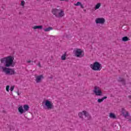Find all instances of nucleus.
<instances>
[{"mask_svg": "<svg viewBox=\"0 0 131 131\" xmlns=\"http://www.w3.org/2000/svg\"><path fill=\"white\" fill-rule=\"evenodd\" d=\"M14 60L15 58L12 56H8L0 59V70L6 74V75H15L17 72L14 69L9 68L8 67H14Z\"/></svg>", "mask_w": 131, "mask_h": 131, "instance_id": "nucleus-1", "label": "nucleus"}, {"mask_svg": "<svg viewBox=\"0 0 131 131\" xmlns=\"http://www.w3.org/2000/svg\"><path fill=\"white\" fill-rule=\"evenodd\" d=\"M52 13L56 18H63L65 16V13L62 9H58L54 8L52 10Z\"/></svg>", "mask_w": 131, "mask_h": 131, "instance_id": "nucleus-2", "label": "nucleus"}, {"mask_svg": "<svg viewBox=\"0 0 131 131\" xmlns=\"http://www.w3.org/2000/svg\"><path fill=\"white\" fill-rule=\"evenodd\" d=\"M90 67L92 70L94 71H101L102 69V64L98 61H95L93 63L90 64Z\"/></svg>", "mask_w": 131, "mask_h": 131, "instance_id": "nucleus-3", "label": "nucleus"}, {"mask_svg": "<svg viewBox=\"0 0 131 131\" xmlns=\"http://www.w3.org/2000/svg\"><path fill=\"white\" fill-rule=\"evenodd\" d=\"M83 115L85 116V117H87L86 120H91L92 117H91V115H90L89 112L85 111H83L82 112L78 113V116L79 118H81V119H83Z\"/></svg>", "mask_w": 131, "mask_h": 131, "instance_id": "nucleus-4", "label": "nucleus"}, {"mask_svg": "<svg viewBox=\"0 0 131 131\" xmlns=\"http://www.w3.org/2000/svg\"><path fill=\"white\" fill-rule=\"evenodd\" d=\"M74 53L77 58H82L84 56V52L80 49H76L74 50Z\"/></svg>", "mask_w": 131, "mask_h": 131, "instance_id": "nucleus-5", "label": "nucleus"}, {"mask_svg": "<svg viewBox=\"0 0 131 131\" xmlns=\"http://www.w3.org/2000/svg\"><path fill=\"white\" fill-rule=\"evenodd\" d=\"M45 106H46L47 109L48 110H51V109H53L54 108V104L52 101L49 100H46L44 102Z\"/></svg>", "mask_w": 131, "mask_h": 131, "instance_id": "nucleus-6", "label": "nucleus"}, {"mask_svg": "<svg viewBox=\"0 0 131 131\" xmlns=\"http://www.w3.org/2000/svg\"><path fill=\"white\" fill-rule=\"evenodd\" d=\"M93 92L96 95V96H102V94H103V93L102 92V90H101L100 87L97 86H95L94 87Z\"/></svg>", "mask_w": 131, "mask_h": 131, "instance_id": "nucleus-7", "label": "nucleus"}, {"mask_svg": "<svg viewBox=\"0 0 131 131\" xmlns=\"http://www.w3.org/2000/svg\"><path fill=\"white\" fill-rule=\"evenodd\" d=\"M35 78L36 83H40L41 82V80L45 78V77H43V75H35Z\"/></svg>", "mask_w": 131, "mask_h": 131, "instance_id": "nucleus-8", "label": "nucleus"}, {"mask_svg": "<svg viewBox=\"0 0 131 131\" xmlns=\"http://www.w3.org/2000/svg\"><path fill=\"white\" fill-rule=\"evenodd\" d=\"M95 23L96 24H104L105 23V19L103 17L97 18L95 19Z\"/></svg>", "mask_w": 131, "mask_h": 131, "instance_id": "nucleus-9", "label": "nucleus"}, {"mask_svg": "<svg viewBox=\"0 0 131 131\" xmlns=\"http://www.w3.org/2000/svg\"><path fill=\"white\" fill-rule=\"evenodd\" d=\"M121 112L124 117H126V116L129 114L128 112L126 111L125 109L122 108L121 110Z\"/></svg>", "mask_w": 131, "mask_h": 131, "instance_id": "nucleus-10", "label": "nucleus"}, {"mask_svg": "<svg viewBox=\"0 0 131 131\" xmlns=\"http://www.w3.org/2000/svg\"><path fill=\"white\" fill-rule=\"evenodd\" d=\"M18 112L20 114H23V113H24L25 111L24 109H23V106H20L18 107Z\"/></svg>", "mask_w": 131, "mask_h": 131, "instance_id": "nucleus-11", "label": "nucleus"}, {"mask_svg": "<svg viewBox=\"0 0 131 131\" xmlns=\"http://www.w3.org/2000/svg\"><path fill=\"white\" fill-rule=\"evenodd\" d=\"M106 99H107V96H104L101 99H98L97 100V102L98 103H102V102H103V101L104 100H106Z\"/></svg>", "mask_w": 131, "mask_h": 131, "instance_id": "nucleus-12", "label": "nucleus"}, {"mask_svg": "<svg viewBox=\"0 0 131 131\" xmlns=\"http://www.w3.org/2000/svg\"><path fill=\"white\" fill-rule=\"evenodd\" d=\"M23 108L25 112H26L29 110V106H28L27 104L24 105Z\"/></svg>", "mask_w": 131, "mask_h": 131, "instance_id": "nucleus-13", "label": "nucleus"}, {"mask_svg": "<svg viewBox=\"0 0 131 131\" xmlns=\"http://www.w3.org/2000/svg\"><path fill=\"white\" fill-rule=\"evenodd\" d=\"M53 27H49L48 28H46L44 29V31L45 32H49V31H51V30H53Z\"/></svg>", "mask_w": 131, "mask_h": 131, "instance_id": "nucleus-14", "label": "nucleus"}, {"mask_svg": "<svg viewBox=\"0 0 131 131\" xmlns=\"http://www.w3.org/2000/svg\"><path fill=\"white\" fill-rule=\"evenodd\" d=\"M118 81L122 82L123 84H125V81L124 80V79L123 78H121V77L119 78Z\"/></svg>", "mask_w": 131, "mask_h": 131, "instance_id": "nucleus-15", "label": "nucleus"}, {"mask_svg": "<svg viewBox=\"0 0 131 131\" xmlns=\"http://www.w3.org/2000/svg\"><path fill=\"white\" fill-rule=\"evenodd\" d=\"M110 118H112L113 119H116V116L115 114L111 113L110 114Z\"/></svg>", "mask_w": 131, "mask_h": 131, "instance_id": "nucleus-16", "label": "nucleus"}, {"mask_svg": "<svg viewBox=\"0 0 131 131\" xmlns=\"http://www.w3.org/2000/svg\"><path fill=\"white\" fill-rule=\"evenodd\" d=\"M33 29H42V26H34L33 27Z\"/></svg>", "mask_w": 131, "mask_h": 131, "instance_id": "nucleus-17", "label": "nucleus"}, {"mask_svg": "<svg viewBox=\"0 0 131 131\" xmlns=\"http://www.w3.org/2000/svg\"><path fill=\"white\" fill-rule=\"evenodd\" d=\"M75 6H80L82 9H83L84 8L83 7V5H82V4H81V3L79 2H78L76 4H75Z\"/></svg>", "mask_w": 131, "mask_h": 131, "instance_id": "nucleus-18", "label": "nucleus"}, {"mask_svg": "<svg viewBox=\"0 0 131 131\" xmlns=\"http://www.w3.org/2000/svg\"><path fill=\"white\" fill-rule=\"evenodd\" d=\"M101 7V3H99L96 4L95 7V10H98V9H100Z\"/></svg>", "mask_w": 131, "mask_h": 131, "instance_id": "nucleus-19", "label": "nucleus"}, {"mask_svg": "<svg viewBox=\"0 0 131 131\" xmlns=\"http://www.w3.org/2000/svg\"><path fill=\"white\" fill-rule=\"evenodd\" d=\"M124 118H126V119H127L128 121H131V116L129 115V113L126 116V117H124Z\"/></svg>", "mask_w": 131, "mask_h": 131, "instance_id": "nucleus-20", "label": "nucleus"}, {"mask_svg": "<svg viewBox=\"0 0 131 131\" xmlns=\"http://www.w3.org/2000/svg\"><path fill=\"white\" fill-rule=\"evenodd\" d=\"M122 41H127L128 40H129V39H128L127 36H125L122 38Z\"/></svg>", "mask_w": 131, "mask_h": 131, "instance_id": "nucleus-21", "label": "nucleus"}, {"mask_svg": "<svg viewBox=\"0 0 131 131\" xmlns=\"http://www.w3.org/2000/svg\"><path fill=\"white\" fill-rule=\"evenodd\" d=\"M61 60L62 61L66 60V53H64L61 56Z\"/></svg>", "mask_w": 131, "mask_h": 131, "instance_id": "nucleus-22", "label": "nucleus"}, {"mask_svg": "<svg viewBox=\"0 0 131 131\" xmlns=\"http://www.w3.org/2000/svg\"><path fill=\"white\" fill-rule=\"evenodd\" d=\"M27 63H28V64L31 63V65H33V61H31L30 60L27 61Z\"/></svg>", "mask_w": 131, "mask_h": 131, "instance_id": "nucleus-23", "label": "nucleus"}, {"mask_svg": "<svg viewBox=\"0 0 131 131\" xmlns=\"http://www.w3.org/2000/svg\"><path fill=\"white\" fill-rule=\"evenodd\" d=\"M6 90L8 92H10V85H7L6 88Z\"/></svg>", "mask_w": 131, "mask_h": 131, "instance_id": "nucleus-24", "label": "nucleus"}, {"mask_svg": "<svg viewBox=\"0 0 131 131\" xmlns=\"http://www.w3.org/2000/svg\"><path fill=\"white\" fill-rule=\"evenodd\" d=\"M14 89H15V86L14 85L11 86L10 88L11 92H13V91H14Z\"/></svg>", "mask_w": 131, "mask_h": 131, "instance_id": "nucleus-25", "label": "nucleus"}, {"mask_svg": "<svg viewBox=\"0 0 131 131\" xmlns=\"http://www.w3.org/2000/svg\"><path fill=\"white\" fill-rule=\"evenodd\" d=\"M25 5V1H21V6H22L23 7H24Z\"/></svg>", "mask_w": 131, "mask_h": 131, "instance_id": "nucleus-26", "label": "nucleus"}, {"mask_svg": "<svg viewBox=\"0 0 131 131\" xmlns=\"http://www.w3.org/2000/svg\"><path fill=\"white\" fill-rule=\"evenodd\" d=\"M38 66L40 68L41 67V64H40V62L38 63Z\"/></svg>", "mask_w": 131, "mask_h": 131, "instance_id": "nucleus-27", "label": "nucleus"}, {"mask_svg": "<svg viewBox=\"0 0 131 131\" xmlns=\"http://www.w3.org/2000/svg\"><path fill=\"white\" fill-rule=\"evenodd\" d=\"M59 1H62V2H69L68 0H59Z\"/></svg>", "mask_w": 131, "mask_h": 131, "instance_id": "nucleus-28", "label": "nucleus"}, {"mask_svg": "<svg viewBox=\"0 0 131 131\" xmlns=\"http://www.w3.org/2000/svg\"><path fill=\"white\" fill-rule=\"evenodd\" d=\"M16 94H17L18 96H20V93H19V91L16 92Z\"/></svg>", "mask_w": 131, "mask_h": 131, "instance_id": "nucleus-29", "label": "nucleus"}, {"mask_svg": "<svg viewBox=\"0 0 131 131\" xmlns=\"http://www.w3.org/2000/svg\"><path fill=\"white\" fill-rule=\"evenodd\" d=\"M128 98H129V99H131V96L130 95L128 96Z\"/></svg>", "mask_w": 131, "mask_h": 131, "instance_id": "nucleus-30", "label": "nucleus"}]
</instances>
